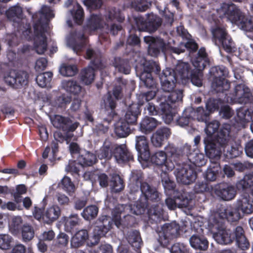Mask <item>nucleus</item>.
<instances>
[{"instance_id": "obj_52", "label": "nucleus", "mask_w": 253, "mask_h": 253, "mask_svg": "<svg viewBox=\"0 0 253 253\" xmlns=\"http://www.w3.org/2000/svg\"><path fill=\"white\" fill-rule=\"evenodd\" d=\"M189 160L195 165L202 166L206 164L204 155L200 153H194L190 155Z\"/></svg>"}, {"instance_id": "obj_1", "label": "nucleus", "mask_w": 253, "mask_h": 253, "mask_svg": "<svg viewBox=\"0 0 253 253\" xmlns=\"http://www.w3.org/2000/svg\"><path fill=\"white\" fill-rule=\"evenodd\" d=\"M141 176V174L140 172H133L130 178L131 183L129 185L130 192L134 193L138 191L139 184H141L140 190L142 195L139 200L133 205H119L113 212V220L118 228L120 226L121 217L124 212L126 213L127 216L129 213L136 215L141 214L144 212L148 200L153 201L159 198L158 193L155 188H152L147 183H141L140 180Z\"/></svg>"}, {"instance_id": "obj_21", "label": "nucleus", "mask_w": 253, "mask_h": 253, "mask_svg": "<svg viewBox=\"0 0 253 253\" xmlns=\"http://www.w3.org/2000/svg\"><path fill=\"white\" fill-rule=\"evenodd\" d=\"M216 194L225 201L233 199L236 195L235 188L227 184H221L216 189Z\"/></svg>"}, {"instance_id": "obj_33", "label": "nucleus", "mask_w": 253, "mask_h": 253, "mask_svg": "<svg viewBox=\"0 0 253 253\" xmlns=\"http://www.w3.org/2000/svg\"><path fill=\"white\" fill-rule=\"evenodd\" d=\"M237 188L253 195V177L251 175H246L237 184Z\"/></svg>"}, {"instance_id": "obj_45", "label": "nucleus", "mask_w": 253, "mask_h": 253, "mask_svg": "<svg viewBox=\"0 0 253 253\" xmlns=\"http://www.w3.org/2000/svg\"><path fill=\"white\" fill-rule=\"evenodd\" d=\"M237 115L242 125H244L245 123L252 121L253 119V113H251L249 110L240 109L237 111Z\"/></svg>"}, {"instance_id": "obj_9", "label": "nucleus", "mask_w": 253, "mask_h": 253, "mask_svg": "<svg viewBox=\"0 0 253 253\" xmlns=\"http://www.w3.org/2000/svg\"><path fill=\"white\" fill-rule=\"evenodd\" d=\"M22 13V8L19 6L11 7L6 11V15L9 19L14 22V26H18V31L16 35L12 34L7 36L6 40L9 46L16 45L18 43V36H21L22 38L30 39V37H27L28 33H30V29L29 25L24 26V20L19 24Z\"/></svg>"}, {"instance_id": "obj_41", "label": "nucleus", "mask_w": 253, "mask_h": 253, "mask_svg": "<svg viewBox=\"0 0 253 253\" xmlns=\"http://www.w3.org/2000/svg\"><path fill=\"white\" fill-rule=\"evenodd\" d=\"M185 112L186 114L190 113V116L192 117L193 119H196L199 121H204L208 115L202 107H198L196 111L191 108H187L185 109Z\"/></svg>"}, {"instance_id": "obj_62", "label": "nucleus", "mask_w": 253, "mask_h": 253, "mask_svg": "<svg viewBox=\"0 0 253 253\" xmlns=\"http://www.w3.org/2000/svg\"><path fill=\"white\" fill-rule=\"evenodd\" d=\"M240 51L241 58L249 59L253 55V44L248 45L246 48H240Z\"/></svg>"}, {"instance_id": "obj_25", "label": "nucleus", "mask_w": 253, "mask_h": 253, "mask_svg": "<svg viewBox=\"0 0 253 253\" xmlns=\"http://www.w3.org/2000/svg\"><path fill=\"white\" fill-rule=\"evenodd\" d=\"M233 209L237 210L239 213V210H241L244 213L251 214L253 212V199L250 196H245L237 202V208Z\"/></svg>"}, {"instance_id": "obj_37", "label": "nucleus", "mask_w": 253, "mask_h": 253, "mask_svg": "<svg viewBox=\"0 0 253 253\" xmlns=\"http://www.w3.org/2000/svg\"><path fill=\"white\" fill-rule=\"evenodd\" d=\"M94 69L88 67L83 70L81 73V81L85 85L91 84L94 80Z\"/></svg>"}, {"instance_id": "obj_49", "label": "nucleus", "mask_w": 253, "mask_h": 253, "mask_svg": "<svg viewBox=\"0 0 253 253\" xmlns=\"http://www.w3.org/2000/svg\"><path fill=\"white\" fill-rule=\"evenodd\" d=\"M179 198L173 200L171 198H168L166 200V204L168 208L170 210H174L177 206L186 207L188 206L189 201L186 199L184 200L181 203L178 202Z\"/></svg>"}, {"instance_id": "obj_3", "label": "nucleus", "mask_w": 253, "mask_h": 253, "mask_svg": "<svg viewBox=\"0 0 253 253\" xmlns=\"http://www.w3.org/2000/svg\"><path fill=\"white\" fill-rule=\"evenodd\" d=\"M240 218V213L231 207L222 208L218 211L212 213L209 218L208 228L214 239L220 244L231 243L236 236V228L233 230L225 228L223 220L226 218L229 221H234Z\"/></svg>"}, {"instance_id": "obj_20", "label": "nucleus", "mask_w": 253, "mask_h": 253, "mask_svg": "<svg viewBox=\"0 0 253 253\" xmlns=\"http://www.w3.org/2000/svg\"><path fill=\"white\" fill-rule=\"evenodd\" d=\"M135 148L140 156L147 161L150 156L148 141L145 136H137L135 138Z\"/></svg>"}, {"instance_id": "obj_28", "label": "nucleus", "mask_w": 253, "mask_h": 253, "mask_svg": "<svg viewBox=\"0 0 253 253\" xmlns=\"http://www.w3.org/2000/svg\"><path fill=\"white\" fill-rule=\"evenodd\" d=\"M140 114V106L137 104H132L127 108L124 121L128 124H134Z\"/></svg>"}, {"instance_id": "obj_55", "label": "nucleus", "mask_w": 253, "mask_h": 253, "mask_svg": "<svg viewBox=\"0 0 253 253\" xmlns=\"http://www.w3.org/2000/svg\"><path fill=\"white\" fill-rule=\"evenodd\" d=\"M151 5L148 0H134L132 6L138 11H145Z\"/></svg>"}, {"instance_id": "obj_54", "label": "nucleus", "mask_w": 253, "mask_h": 253, "mask_svg": "<svg viewBox=\"0 0 253 253\" xmlns=\"http://www.w3.org/2000/svg\"><path fill=\"white\" fill-rule=\"evenodd\" d=\"M63 133L59 130L55 131L54 133V137L57 141L62 142L65 140L68 142V140L72 136V134L70 132L72 131L66 130L63 131Z\"/></svg>"}, {"instance_id": "obj_32", "label": "nucleus", "mask_w": 253, "mask_h": 253, "mask_svg": "<svg viewBox=\"0 0 253 253\" xmlns=\"http://www.w3.org/2000/svg\"><path fill=\"white\" fill-rule=\"evenodd\" d=\"M61 213L60 208L57 206H52L48 208L43 216V221L50 223L58 219Z\"/></svg>"}, {"instance_id": "obj_6", "label": "nucleus", "mask_w": 253, "mask_h": 253, "mask_svg": "<svg viewBox=\"0 0 253 253\" xmlns=\"http://www.w3.org/2000/svg\"><path fill=\"white\" fill-rule=\"evenodd\" d=\"M219 127L217 121H213L206 125L205 132L207 135L205 138V150L207 155L211 159L217 160L222 151L228 149L229 146L226 145V137L229 135V126H227L225 130L222 129L220 132L223 134V137L219 136L217 140L212 139V136Z\"/></svg>"}, {"instance_id": "obj_4", "label": "nucleus", "mask_w": 253, "mask_h": 253, "mask_svg": "<svg viewBox=\"0 0 253 253\" xmlns=\"http://www.w3.org/2000/svg\"><path fill=\"white\" fill-rule=\"evenodd\" d=\"M54 17L53 12L49 7L42 6L41 11L33 17L35 21L38 20L34 27V35L31 31L30 33H28L26 36L31 37L29 39L24 37L22 38L19 36L22 40L27 41L31 40L33 38L34 48L39 54L44 53L47 49V43L45 33L48 29V21Z\"/></svg>"}, {"instance_id": "obj_24", "label": "nucleus", "mask_w": 253, "mask_h": 253, "mask_svg": "<svg viewBox=\"0 0 253 253\" xmlns=\"http://www.w3.org/2000/svg\"><path fill=\"white\" fill-rule=\"evenodd\" d=\"M114 156L119 164H123L132 159L131 154L127 151L125 145H121L115 147Z\"/></svg>"}, {"instance_id": "obj_17", "label": "nucleus", "mask_w": 253, "mask_h": 253, "mask_svg": "<svg viewBox=\"0 0 253 253\" xmlns=\"http://www.w3.org/2000/svg\"><path fill=\"white\" fill-rule=\"evenodd\" d=\"M136 23L139 31H147L149 32L155 31L161 24L159 17L153 14L148 15L147 20L142 17L136 19Z\"/></svg>"}, {"instance_id": "obj_50", "label": "nucleus", "mask_w": 253, "mask_h": 253, "mask_svg": "<svg viewBox=\"0 0 253 253\" xmlns=\"http://www.w3.org/2000/svg\"><path fill=\"white\" fill-rule=\"evenodd\" d=\"M62 220L64 222L65 227L67 231H70L71 229L74 226L77 225L79 221L77 214L72 215L68 217H64Z\"/></svg>"}, {"instance_id": "obj_8", "label": "nucleus", "mask_w": 253, "mask_h": 253, "mask_svg": "<svg viewBox=\"0 0 253 253\" xmlns=\"http://www.w3.org/2000/svg\"><path fill=\"white\" fill-rule=\"evenodd\" d=\"M144 41L149 44L148 52L152 56H157L161 50L165 54L169 52L179 54L184 52L185 48L195 51L198 48L197 44L193 40L188 41L185 44H181L180 48L170 47L169 44L164 42L162 39H155L151 36H145Z\"/></svg>"}, {"instance_id": "obj_56", "label": "nucleus", "mask_w": 253, "mask_h": 253, "mask_svg": "<svg viewBox=\"0 0 253 253\" xmlns=\"http://www.w3.org/2000/svg\"><path fill=\"white\" fill-rule=\"evenodd\" d=\"M219 170V168L216 164L212 168L208 169L206 175L207 179L210 181L215 180L217 178Z\"/></svg>"}, {"instance_id": "obj_27", "label": "nucleus", "mask_w": 253, "mask_h": 253, "mask_svg": "<svg viewBox=\"0 0 253 253\" xmlns=\"http://www.w3.org/2000/svg\"><path fill=\"white\" fill-rule=\"evenodd\" d=\"M61 87L67 92L74 95H78L82 92V88L79 84L73 80H64L61 83Z\"/></svg>"}, {"instance_id": "obj_36", "label": "nucleus", "mask_w": 253, "mask_h": 253, "mask_svg": "<svg viewBox=\"0 0 253 253\" xmlns=\"http://www.w3.org/2000/svg\"><path fill=\"white\" fill-rule=\"evenodd\" d=\"M96 157L94 154L85 151L82 152L78 158L79 163L83 166H91L96 162Z\"/></svg>"}, {"instance_id": "obj_18", "label": "nucleus", "mask_w": 253, "mask_h": 253, "mask_svg": "<svg viewBox=\"0 0 253 253\" xmlns=\"http://www.w3.org/2000/svg\"><path fill=\"white\" fill-rule=\"evenodd\" d=\"M50 120L55 127L61 129L62 131H73L78 126V123L71 124L69 119L60 115H55L51 118Z\"/></svg>"}, {"instance_id": "obj_13", "label": "nucleus", "mask_w": 253, "mask_h": 253, "mask_svg": "<svg viewBox=\"0 0 253 253\" xmlns=\"http://www.w3.org/2000/svg\"><path fill=\"white\" fill-rule=\"evenodd\" d=\"M174 174L177 181L184 184H190L196 178V174L193 169L189 164L177 166Z\"/></svg>"}, {"instance_id": "obj_53", "label": "nucleus", "mask_w": 253, "mask_h": 253, "mask_svg": "<svg viewBox=\"0 0 253 253\" xmlns=\"http://www.w3.org/2000/svg\"><path fill=\"white\" fill-rule=\"evenodd\" d=\"M12 240V238L8 234H0V249L4 250L9 249Z\"/></svg>"}, {"instance_id": "obj_10", "label": "nucleus", "mask_w": 253, "mask_h": 253, "mask_svg": "<svg viewBox=\"0 0 253 253\" xmlns=\"http://www.w3.org/2000/svg\"><path fill=\"white\" fill-rule=\"evenodd\" d=\"M180 155V150L172 145H169L165 148V152L160 151L156 152L151 157V162L161 167V170H172L175 162Z\"/></svg>"}, {"instance_id": "obj_40", "label": "nucleus", "mask_w": 253, "mask_h": 253, "mask_svg": "<svg viewBox=\"0 0 253 253\" xmlns=\"http://www.w3.org/2000/svg\"><path fill=\"white\" fill-rule=\"evenodd\" d=\"M103 27L99 16L92 15L87 21L86 28L89 31H95Z\"/></svg>"}, {"instance_id": "obj_64", "label": "nucleus", "mask_w": 253, "mask_h": 253, "mask_svg": "<svg viewBox=\"0 0 253 253\" xmlns=\"http://www.w3.org/2000/svg\"><path fill=\"white\" fill-rule=\"evenodd\" d=\"M170 253H188L186 247L181 243H175L170 250Z\"/></svg>"}, {"instance_id": "obj_12", "label": "nucleus", "mask_w": 253, "mask_h": 253, "mask_svg": "<svg viewBox=\"0 0 253 253\" xmlns=\"http://www.w3.org/2000/svg\"><path fill=\"white\" fill-rule=\"evenodd\" d=\"M180 230L186 231V230L183 229L182 227L180 229L175 222L164 224L158 232L159 242L162 246H166L171 239L177 236Z\"/></svg>"}, {"instance_id": "obj_15", "label": "nucleus", "mask_w": 253, "mask_h": 253, "mask_svg": "<svg viewBox=\"0 0 253 253\" xmlns=\"http://www.w3.org/2000/svg\"><path fill=\"white\" fill-rule=\"evenodd\" d=\"M99 221L100 223L94 227L92 236L89 238L88 244L91 246L97 244L100 238L105 236L111 228L110 221L106 216L102 217V219L99 218Z\"/></svg>"}, {"instance_id": "obj_48", "label": "nucleus", "mask_w": 253, "mask_h": 253, "mask_svg": "<svg viewBox=\"0 0 253 253\" xmlns=\"http://www.w3.org/2000/svg\"><path fill=\"white\" fill-rule=\"evenodd\" d=\"M114 66L121 73L125 74H128L130 73V66L126 62L121 60L120 58L115 59Z\"/></svg>"}, {"instance_id": "obj_57", "label": "nucleus", "mask_w": 253, "mask_h": 253, "mask_svg": "<svg viewBox=\"0 0 253 253\" xmlns=\"http://www.w3.org/2000/svg\"><path fill=\"white\" fill-rule=\"evenodd\" d=\"M212 33L216 42L217 41L220 42L221 40L226 37V36H228L224 29L219 27H217L215 29H212Z\"/></svg>"}, {"instance_id": "obj_39", "label": "nucleus", "mask_w": 253, "mask_h": 253, "mask_svg": "<svg viewBox=\"0 0 253 253\" xmlns=\"http://www.w3.org/2000/svg\"><path fill=\"white\" fill-rule=\"evenodd\" d=\"M59 186L61 188L67 192L69 195L73 194L76 190L74 184L72 182L71 179L68 176H64L61 180Z\"/></svg>"}, {"instance_id": "obj_23", "label": "nucleus", "mask_w": 253, "mask_h": 253, "mask_svg": "<svg viewBox=\"0 0 253 253\" xmlns=\"http://www.w3.org/2000/svg\"><path fill=\"white\" fill-rule=\"evenodd\" d=\"M65 4L66 7L73 5V9L71 11L73 19L76 24H82L84 19V11L80 5L74 0H68Z\"/></svg>"}, {"instance_id": "obj_61", "label": "nucleus", "mask_w": 253, "mask_h": 253, "mask_svg": "<svg viewBox=\"0 0 253 253\" xmlns=\"http://www.w3.org/2000/svg\"><path fill=\"white\" fill-rule=\"evenodd\" d=\"M98 157L99 159H109L112 157L111 150L109 146H103L97 153Z\"/></svg>"}, {"instance_id": "obj_38", "label": "nucleus", "mask_w": 253, "mask_h": 253, "mask_svg": "<svg viewBox=\"0 0 253 253\" xmlns=\"http://www.w3.org/2000/svg\"><path fill=\"white\" fill-rule=\"evenodd\" d=\"M126 239L128 243L134 248L138 249L142 245V240L139 233L137 231L128 232Z\"/></svg>"}, {"instance_id": "obj_16", "label": "nucleus", "mask_w": 253, "mask_h": 253, "mask_svg": "<svg viewBox=\"0 0 253 253\" xmlns=\"http://www.w3.org/2000/svg\"><path fill=\"white\" fill-rule=\"evenodd\" d=\"M28 79V74L23 71L10 70L4 76L5 82L15 87L27 84Z\"/></svg>"}, {"instance_id": "obj_46", "label": "nucleus", "mask_w": 253, "mask_h": 253, "mask_svg": "<svg viewBox=\"0 0 253 253\" xmlns=\"http://www.w3.org/2000/svg\"><path fill=\"white\" fill-rule=\"evenodd\" d=\"M59 72L64 76H73L77 73V68L74 65L63 64L60 66Z\"/></svg>"}, {"instance_id": "obj_11", "label": "nucleus", "mask_w": 253, "mask_h": 253, "mask_svg": "<svg viewBox=\"0 0 253 253\" xmlns=\"http://www.w3.org/2000/svg\"><path fill=\"white\" fill-rule=\"evenodd\" d=\"M140 79L146 86L152 88V90L139 95L137 104L139 106L143 105L145 102H148L153 99L158 91L155 81L150 73L147 72H142L140 75Z\"/></svg>"}, {"instance_id": "obj_47", "label": "nucleus", "mask_w": 253, "mask_h": 253, "mask_svg": "<svg viewBox=\"0 0 253 253\" xmlns=\"http://www.w3.org/2000/svg\"><path fill=\"white\" fill-rule=\"evenodd\" d=\"M22 223V218L19 216H14L12 218L9 223V230L13 235H17L19 232Z\"/></svg>"}, {"instance_id": "obj_51", "label": "nucleus", "mask_w": 253, "mask_h": 253, "mask_svg": "<svg viewBox=\"0 0 253 253\" xmlns=\"http://www.w3.org/2000/svg\"><path fill=\"white\" fill-rule=\"evenodd\" d=\"M112 190L114 192H118L123 189L124 185L123 180L118 175L113 176L111 181Z\"/></svg>"}, {"instance_id": "obj_29", "label": "nucleus", "mask_w": 253, "mask_h": 253, "mask_svg": "<svg viewBox=\"0 0 253 253\" xmlns=\"http://www.w3.org/2000/svg\"><path fill=\"white\" fill-rule=\"evenodd\" d=\"M159 125L158 122L154 118L146 117L140 124V129L144 133H149Z\"/></svg>"}, {"instance_id": "obj_26", "label": "nucleus", "mask_w": 253, "mask_h": 253, "mask_svg": "<svg viewBox=\"0 0 253 253\" xmlns=\"http://www.w3.org/2000/svg\"><path fill=\"white\" fill-rule=\"evenodd\" d=\"M169 129L163 127L158 129L151 137V142L155 147H160L165 139H167L170 135Z\"/></svg>"}, {"instance_id": "obj_31", "label": "nucleus", "mask_w": 253, "mask_h": 253, "mask_svg": "<svg viewBox=\"0 0 253 253\" xmlns=\"http://www.w3.org/2000/svg\"><path fill=\"white\" fill-rule=\"evenodd\" d=\"M189 242L191 246L195 249L205 250L208 247L207 240L203 236L194 235L190 238Z\"/></svg>"}, {"instance_id": "obj_35", "label": "nucleus", "mask_w": 253, "mask_h": 253, "mask_svg": "<svg viewBox=\"0 0 253 253\" xmlns=\"http://www.w3.org/2000/svg\"><path fill=\"white\" fill-rule=\"evenodd\" d=\"M236 238L238 247L242 250H246L249 248L250 243L244 234V230L242 227L236 228Z\"/></svg>"}, {"instance_id": "obj_58", "label": "nucleus", "mask_w": 253, "mask_h": 253, "mask_svg": "<svg viewBox=\"0 0 253 253\" xmlns=\"http://www.w3.org/2000/svg\"><path fill=\"white\" fill-rule=\"evenodd\" d=\"M160 67L159 65L155 62L151 61L146 62L144 64V71L143 72H147L151 75V72L158 74L160 71Z\"/></svg>"}, {"instance_id": "obj_30", "label": "nucleus", "mask_w": 253, "mask_h": 253, "mask_svg": "<svg viewBox=\"0 0 253 253\" xmlns=\"http://www.w3.org/2000/svg\"><path fill=\"white\" fill-rule=\"evenodd\" d=\"M88 238V232L85 230H81L76 233L71 241V246L78 248L82 246Z\"/></svg>"}, {"instance_id": "obj_42", "label": "nucleus", "mask_w": 253, "mask_h": 253, "mask_svg": "<svg viewBox=\"0 0 253 253\" xmlns=\"http://www.w3.org/2000/svg\"><path fill=\"white\" fill-rule=\"evenodd\" d=\"M52 77V74L50 72L39 74L36 78L37 83L42 87L47 86L50 84Z\"/></svg>"}, {"instance_id": "obj_5", "label": "nucleus", "mask_w": 253, "mask_h": 253, "mask_svg": "<svg viewBox=\"0 0 253 253\" xmlns=\"http://www.w3.org/2000/svg\"><path fill=\"white\" fill-rule=\"evenodd\" d=\"M192 64L198 71L197 73L192 72L187 63L180 62L176 66L174 72L177 75V79H179L182 84H186L190 80L192 83L197 86L202 84V74L200 72L204 69L209 64V60L204 48L199 49L198 56L192 60Z\"/></svg>"}, {"instance_id": "obj_19", "label": "nucleus", "mask_w": 253, "mask_h": 253, "mask_svg": "<svg viewBox=\"0 0 253 253\" xmlns=\"http://www.w3.org/2000/svg\"><path fill=\"white\" fill-rule=\"evenodd\" d=\"M250 89L244 84H240L235 87L231 101L239 103H247L251 97Z\"/></svg>"}, {"instance_id": "obj_60", "label": "nucleus", "mask_w": 253, "mask_h": 253, "mask_svg": "<svg viewBox=\"0 0 253 253\" xmlns=\"http://www.w3.org/2000/svg\"><path fill=\"white\" fill-rule=\"evenodd\" d=\"M104 103L105 108L106 110L110 109L112 110L116 107L115 100L110 92L104 96Z\"/></svg>"}, {"instance_id": "obj_59", "label": "nucleus", "mask_w": 253, "mask_h": 253, "mask_svg": "<svg viewBox=\"0 0 253 253\" xmlns=\"http://www.w3.org/2000/svg\"><path fill=\"white\" fill-rule=\"evenodd\" d=\"M219 42L222 44L223 48L227 52H232L234 48V44L229 36H226V37L223 39Z\"/></svg>"}, {"instance_id": "obj_22", "label": "nucleus", "mask_w": 253, "mask_h": 253, "mask_svg": "<svg viewBox=\"0 0 253 253\" xmlns=\"http://www.w3.org/2000/svg\"><path fill=\"white\" fill-rule=\"evenodd\" d=\"M86 40L84 36L77 33H71L67 38V44L72 46L73 50L78 53L82 47L83 42Z\"/></svg>"}, {"instance_id": "obj_7", "label": "nucleus", "mask_w": 253, "mask_h": 253, "mask_svg": "<svg viewBox=\"0 0 253 253\" xmlns=\"http://www.w3.org/2000/svg\"><path fill=\"white\" fill-rule=\"evenodd\" d=\"M216 12L219 17L225 18L241 29L252 33V35L248 36H252L253 39V17L247 20L244 14L233 3H223L216 10Z\"/></svg>"}, {"instance_id": "obj_2", "label": "nucleus", "mask_w": 253, "mask_h": 253, "mask_svg": "<svg viewBox=\"0 0 253 253\" xmlns=\"http://www.w3.org/2000/svg\"><path fill=\"white\" fill-rule=\"evenodd\" d=\"M162 88L165 92L164 95L159 98L160 110L162 112V118L166 124H169L173 120L176 111L169 102L171 103L181 101L183 97L182 90L181 89L172 91L177 79V75L174 70L166 68L163 71L160 77Z\"/></svg>"}, {"instance_id": "obj_34", "label": "nucleus", "mask_w": 253, "mask_h": 253, "mask_svg": "<svg viewBox=\"0 0 253 253\" xmlns=\"http://www.w3.org/2000/svg\"><path fill=\"white\" fill-rule=\"evenodd\" d=\"M114 130L116 135L120 137L127 136L130 131L129 124L124 120H120L116 123Z\"/></svg>"}, {"instance_id": "obj_63", "label": "nucleus", "mask_w": 253, "mask_h": 253, "mask_svg": "<svg viewBox=\"0 0 253 253\" xmlns=\"http://www.w3.org/2000/svg\"><path fill=\"white\" fill-rule=\"evenodd\" d=\"M83 166L80 163H77L75 161H70L68 165L66 167V170L70 172L72 174H78L80 168Z\"/></svg>"}, {"instance_id": "obj_14", "label": "nucleus", "mask_w": 253, "mask_h": 253, "mask_svg": "<svg viewBox=\"0 0 253 253\" xmlns=\"http://www.w3.org/2000/svg\"><path fill=\"white\" fill-rule=\"evenodd\" d=\"M212 72L215 71L216 75L212 83V87L216 92H223L228 90L230 87V84L228 81L220 76L227 77L228 72L227 69L223 66H218L212 69Z\"/></svg>"}, {"instance_id": "obj_44", "label": "nucleus", "mask_w": 253, "mask_h": 253, "mask_svg": "<svg viewBox=\"0 0 253 253\" xmlns=\"http://www.w3.org/2000/svg\"><path fill=\"white\" fill-rule=\"evenodd\" d=\"M21 234L23 241L28 242L34 238L35 232L31 226L25 224L22 227Z\"/></svg>"}, {"instance_id": "obj_43", "label": "nucleus", "mask_w": 253, "mask_h": 253, "mask_svg": "<svg viewBox=\"0 0 253 253\" xmlns=\"http://www.w3.org/2000/svg\"><path fill=\"white\" fill-rule=\"evenodd\" d=\"M98 212V208L94 205H91L87 207L84 210L82 215L84 219L90 220L97 216Z\"/></svg>"}]
</instances>
